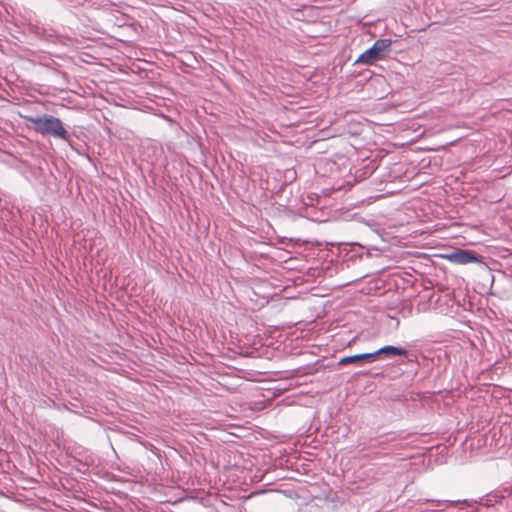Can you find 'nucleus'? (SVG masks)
Masks as SVG:
<instances>
[{"mask_svg": "<svg viewBox=\"0 0 512 512\" xmlns=\"http://www.w3.org/2000/svg\"><path fill=\"white\" fill-rule=\"evenodd\" d=\"M26 120L37 133L62 140H68L69 138L68 131L64 128L62 121L57 117L51 115L40 117L27 116Z\"/></svg>", "mask_w": 512, "mask_h": 512, "instance_id": "obj_1", "label": "nucleus"}, {"mask_svg": "<svg viewBox=\"0 0 512 512\" xmlns=\"http://www.w3.org/2000/svg\"><path fill=\"white\" fill-rule=\"evenodd\" d=\"M372 354H375V361L378 359L380 355H386V356H407L408 351L401 347H395V346H384L380 349H378L375 352H372Z\"/></svg>", "mask_w": 512, "mask_h": 512, "instance_id": "obj_5", "label": "nucleus"}, {"mask_svg": "<svg viewBox=\"0 0 512 512\" xmlns=\"http://www.w3.org/2000/svg\"><path fill=\"white\" fill-rule=\"evenodd\" d=\"M445 258L452 263L460 265L476 262L478 260L475 253L467 250H458L446 255Z\"/></svg>", "mask_w": 512, "mask_h": 512, "instance_id": "obj_3", "label": "nucleus"}, {"mask_svg": "<svg viewBox=\"0 0 512 512\" xmlns=\"http://www.w3.org/2000/svg\"><path fill=\"white\" fill-rule=\"evenodd\" d=\"M372 362H375V354L364 353V354H357V355L343 357L339 360L338 364L341 366H345L348 364L362 365L364 363H372Z\"/></svg>", "mask_w": 512, "mask_h": 512, "instance_id": "obj_4", "label": "nucleus"}, {"mask_svg": "<svg viewBox=\"0 0 512 512\" xmlns=\"http://www.w3.org/2000/svg\"><path fill=\"white\" fill-rule=\"evenodd\" d=\"M392 44L390 39H379L373 46L363 52L356 60L357 64L371 65L383 57V53L388 51Z\"/></svg>", "mask_w": 512, "mask_h": 512, "instance_id": "obj_2", "label": "nucleus"}]
</instances>
